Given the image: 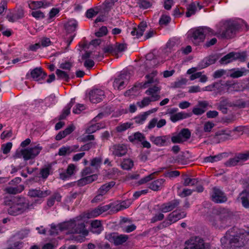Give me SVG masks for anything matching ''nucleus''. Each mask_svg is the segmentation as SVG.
I'll list each match as a JSON object with an SVG mask.
<instances>
[{
  "instance_id": "nucleus-27",
  "label": "nucleus",
  "mask_w": 249,
  "mask_h": 249,
  "mask_svg": "<svg viewBox=\"0 0 249 249\" xmlns=\"http://www.w3.org/2000/svg\"><path fill=\"white\" fill-rule=\"evenodd\" d=\"M24 189L23 185H15L14 186L7 187L4 191L9 194L16 195L21 193Z\"/></svg>"
},
{
  "instance_id": "nucleus-41",
  "label": "nucleus",
  "mask_w": 249,
  "mask_h": 249,
  "mask_svg": "<svg viewBox=\"0 0 249 249\" xmlns=\"http://www.w3.org/2000/svg\"><path fill=\"white\" fill-rule=\"evenodd\" d=\"M134 165L133 161L129 159H124L121 164V167L124 170H130Z\"/></svg>"
},
{
  "instance_id": "nucleus-57",
  "label": "nucleus",
  "mask_w": 249,
  "mask_h": 249,
  "mask_svg": "<svg viewBox=\"0 0 249 249\" xmlns=\"http://www.w3.org/2000/svg\"><path fill=\"white\" fill-rule=\"evenodd\" d=\"M50 170L51 168L49 167L42 168L40 171L41 178L43 179H46L50 175Z\"/></svg>"
},
{
  "instance_id": "nucleus-30",
  "label": "nucleus",
  "mask_w": 249,
  "mask_h": 249,
  "mask_svg": "<svg viewBox=\"0 0 249 249\" xmlns=\"http://www.w3.org/2000/svg\"><path fill=\"white\" fill-rule=\"evenodd\" d=\"M62 196L60 193L55 192H54L49 198L48 199L47 201V205L49 207H51L54 205L55 201L60 202L61 200Z\"/></svg>"
},
{
  "instance_id": "nucleus-31",
  "label": "nucleus",
  "mask_w": 249,
  "mask_h": 249,
  "mask_svg": "<svg viewBox=\"0 0 249 249\" xmlns=\"http://www.w3.org/2000/svg\"><path fill=\"white\" fill-rule=\"evenodd\" d=\"M228 157V153L224 152L220 153L213 156H208L204 158V161L206 162H213L222 160L224 157Z\"/></svg>"
},
{
  "instance_id": "nucleus-11",
  "label": "nucleus",
  "mask_w": 249,
  "mask_h": 249,
  "mask_svg": "<svg viewBox=\"0 0 249 249\" xmlns=\"http://www.w3.org/2000/svg\"><path fill=\"white\" fill-rule=\"evenodd\" d=\"M89 95L90 101L94 104L101 102L105 97L104 91L98 89L90 91Z\"/></svg>"
},
{
  "instance_id": "nucleus-21",
  "label": "nucleus",
  "mask_w": 249,
  "mask_h": 249,
  "mask_svg": "<svg viewBox=\"0 0 249 249\" xmlns=\"http://www.w3.org/2000/svg\"><path fill=\"white\" fill-rule=\"evenodd\" d=\"M71 232L72 233L82 234L84 236L88 235L89 233L88 231L86 229L85 224L83 222L78 223L76 224L75 221L74 225L71 230Z\"/></svg>"
},
{
  "instance_id": "nucleus-45",
  "label": "nucleus",
  "mask_w": 249,
  "mask_h": 249,
  "mask_svg": "<svg viewBox=\"0 0 249 249\" xmlns=\"http://www.w3.org/2000/svg\"><path fill=\"white\" fill-rule=\"evenodd\" d=\"M182 140L186 141L191 137V131L188 128H183L179 133Z\"/></svg>"
},
{
  "instance_id": "nucleus-49",
  "label": "nucleus",
  "mask_w": 249,
  "mask_h": 249,
  "mask_svg": "<svg viewBox=\"0 0 249 249\" xmlns=\"http://www.w3.org/2000/svg\"><path fill=\"white\" fill-rule=\"evenodd\" d=\"M23 242L19 241L9 243L8 249H21L23 247Z\"/></svg>"
},
{
  "instance_id": "nucleus-29",
  "label": "nucleus",
  "mask_w": 249,
  "mask_h": 249,
  "mask_svg": "<svg viewBox=\"0 0 249 249\" xmlns=\"http://www.w3.org/2000/svg\"><path fill=\"white\" fill-rule=\"evenodd\" d=\"M191 113L178 112L171 116L170 120L172 122L175 123L179 120L190 117Z\"/></svg>"
},
{
  "instance_id": "nucleus-47",
  "label": "nucleus",
  "mask_w": 249,
  "mask_h": 249,
  "mask_svg": "<svg viewBox=\"0 0 249 249\" xmlns=\"http://www.w3.org/2000/svg\"><path fill=\"white\" fill-rule=\"evenodd\" d=\"M154 55L153 53H148L146 55V64H150L152 67L156 65V60L154 58Z\"/></svg>"
},
{
  "instance_id": "nucleus-48",
  "label": "nucleus",
  "mask_w": 249,
  "mask_h": 249,
  "mask_svg": "<svg viewBox=\"0 0 249 249\" xmlns=\"http://www.w3.org/2000/svg\"><path fill=\"white\" fill-rule=\"evenodd\" d=\"M171 20V18L169 16L162 15L160 18L159 24L160 25H167Z\"/></svg>"
},
{
  "instance_id": "nucleus-50",
  "label": "nucleus",
  "mask_w": 249,
  "mask_h": 249,
  "mask_svg": "<svg viewBox=\"0 0 249 249\" xmlns=\"http://www.w3.org/2000/svg\"><path fill=\"white\" fill-rule=\"evenodd\" d=\"M233 107H237L239 108H245L247 106V103L242 99L236 100L235 102H232Z\"/></svg>"
},
{
  "instance_id": "nucleus-35",
  "label": "nucleus",
  "mask_w": 249,
  "mask_h": 249,
  "mask_svg": "<svg viewBox=\"0 0 249 249\" xmlns=\"http://www.w3.org/2000/svg\"><path fill=\"white\" fill-rule=\"evenodd\" d=\"M234 57L235 56L234 55L233 52H230L222 57L219 62L222 65L227 64L234 61Z\"/></svg>"
},
{
  "instance_id": "nucleus-25",
  "label": "nucleus",
  "mask_w": 249,
  "mask_h": 249,
  "mask_svg": "<svg viewBox=\"0 0 249 249\" xmlns=\"http://www.w3.org/2000/svg\"><path fill=\"white\" fill-rule=\"evenodd\" d=\"M208 106V103L207 101H199L198 103L199 107H194L192 110V112L196 115H202L206 111V108Z\"/></svg>"
},
{
  "instance_id": "nucleus-34",
  "label": "nucleus",
  "mask_w": 249,
  "mask_h": 249,
  "mask_svg": "<svg viewBox=\"0 0 249 249\" xmlns=\"http://www.w3.org/2000/svg\"><path fill=\"white\" fill-rule=\"evenodd\" d=\"M102 231V226L100 221L95 220L91 223V231L97 234H99Z\"/></svg>"
},
{
  "instance_id": "nucleus-28",
  "label": "nucleus",
  "mask_w": 249,
  "mask_h": 249,
  "mask_svg": "<svg viewBox=\"0 0 249 249\" xmlns=\"http://www.w3.org/2000/svg\"><path fill=\"white\" fill-rule=\"evenodd\" d=\"M165 181L163 178L156 179L150 183L149 188L153 191H158L163 187Z\"/></svg>"
},
{
  "instance_id": "nucleus-38",
  "label": "nucleus",
  "mask_w": 249,
  "mask_h": 249,
  "mask_svg": "<svg viewBox=\"0 0 249 249\" xmlns=\"http://www.w3.org/2000/svg\"><path fill=\"white\" fill-rule=\"evenodd\" d=\"M128 139L131 142H134L136 141L142 142L145 139V137L143 134L137 132L135 133L133 135L129 136Z\"/></svg>"
},
{
  "instance_id": "nucleus-36",
  "label": "nucleus",
  "mask_w": 249,
  "mask_h": 249,
  "mask_svg": "<svg viewBox=\"0 0 249 249\" xmlns=\"http://www.w3.org/2000/svg\"><path fill=\"white\" fill-rule=\"evenodd\" d=\"M152 111H147L143 112L142 114H140L137 116H136L134 120H135V122L138 124H142L147 119L148 116L151 113Z\"/></svg>"
},
{
  "instance_id": "nucleus-55",
  "label": "nucleus",
  "mask_w": 249,
  "mask_h": 249,
  "mask_svg": "<svg viewBox=\"0 0 249 249\" xmlns=\"http://www.w3.org/2000/svg\"><path fill=\"white\" fill-rule=\"evenodd\" d=\"M132 125V123H125L118 126L116 127V130L118 132H122L130 128Z\"/></svg>"
},
{
  "instance_id": "nucleus-64",
  "label": "nucleus",
  "mask_w": 249,
  "mask_h": 249,
  "mask_svg": "<svg viewBox=\"0 0 249 249\" xmlns=\"http://www.w3.org/2000/svg\"><path fill=\"white\" fill-rule=\"evenodd\" d=\"M214 124L210 121L207 122L204 125V131L205 132H210L212 129L214 127Z\"/></svg>"
},
{
  "instance_id": "nucleus-12",
  "label": "nucleus",
  "mask_w": 249,
  "mask_h": 249,
  "mask_svg": "<svg viewBox=\"0 0 249 249\" xmlns=\"http://www.w3.org/2000/svg\"><path fill=\"white\" fill-rule=\"evenodd\" d=\"M179 204L180 200L175 199L160 205L159 206V211L164 213L169 212L177 207Z\"/></svg>"
},
{
  "instance_id": "nucleus-14",
  "label": "nucleus",
  "mask_w": 249,
  "mask_h": 249,
  "mask_svg": "<svg viewBox=\"0 0 249 249\" xmlns=\"http://www.w3.org/2000/svg\"><path fill=\"white\" fill-rule=\"evenodd\" d=\"M170 137L169 135L157 137L151 136L149 138L151 142L158 146H163L167 145V143H170Z\"/></svg>"
},
{
  "instance_id": "nucleus-44",
  "label": "nucleus",
  "mask_w": 249,
  "mask_h": 249,
  "mask_svg": "<svg viewBox=\"0 0 249 249\" xmlns=\"http://www.w3.org/2000/svg\"><path fill=\"white\" fill-rule=\"evenodd\" d=\"M183 179L184 180L183 184L184 186H193L196 185L198 182L197 178H188L187 175L184 176Z\"/></svg>"
},
{
  "instance_id": "nucleus-24",
  "label": "nucleus",
  "mask_w": 249,
  "mask_h": 249,
  "mask_svg": "<svg viewBox=\"0 0 249 249\" xmlns=\"http://www.w3.org/2000/svg\"><path fill=\"white\" fill-rule=\"evenodd\" d=\"M160 90V89L158 87L154 86L146 90L145 93L148 95L151 96L152 101H156L160 98V95L157 93Z\"/></svg>"
},
{
  "instance_id": "nucleus-19",
  "label": "nucleus",
  "mask_w": 249,
  "mask_h": 249,
  "mask_svg": "<svg viewBox=\"0 0 249 249\" xmlns=\"http://www.w3.org/2000/svg\"><path fill=\"white\" fill-rule=\"evenodd\" d=\"M112 149V154L118 157L124 156L127 152L126 146L123 144L114 145Z\"/></svg>"
},
{
  "instance_id": "nucleus-51",
  "label": "nucleus",
  "mask_w": 249,
  "mask_h": 249,
  "mask_svg": "<svg viewBox=\"0 0 249 249\" xmlns=\"http://www.w3.org/2000/svg\"><path fill=\"white\" fill-rule=\"evenodd\" d=\"M102 161V159L100 157L94 158L91 160L90 165L97 169L100 167Z\"/></svg>"
},
{
  "instance_id": "nucleus-17",
  "label": "nucleus",
  "mask_w": 249,
  "mask_h": 249,
  "mask_svg": "<svg viewBox=\"0 0 249 249\" xmlns=\"http://www.w3.org/2000/svg\"><path fill=\"white\" fill-rule=\"evenodd\" d=\"M51 194L50 190L41 191L40 189H31L28 193V196L31 197L43 198Z\"/></svg>"
},
{
  "instance_id": "nucleus-15",
  "label": "nucleus",
  "mask_w": 249,
  "mask_h": 249,
  "mask_svg": "<svg viewBox=\"0 0 249 249\" xmlns=\"http://www.w3.org/2000/svg\"><path fill=\"white\" fill-rule=\"evenodd\" d=\"M219 59V56L217 54L210 55L205 57L199 64V69H204L209 66L215 63L217 60Z\"/></svg>"
},
{
  "instance_id": "nucleus-61",
  "label": "nucleus",
  "mask_w": 249,
  "mask_h": 249,
  "mask_svg": "<svg viewBox=\"0 0 249 249\" xmlns=\"http://www.w3.org/2000/svg\"><path fill=\"white\" fill-rule=\"evenodd\" d=\"M107 33V29L106 26L101 27L99 31L95 33V36L97 37H102Z\"/></svg>"
},
{
  "instance_id": "nucleus-43",
  "label": "nucleus",
  "mask_w": 249,
  "mask_h": 249,
  "mask_svg": "<svg viewBox=\"0 0 249 249\" xmlns=\"http://www.w3.org/2000/svg\"><path fill=\"white\" fill-rule=\"evenodd\" d=\"M197 10L196 5L195 2H192L187 8V12H186V16L187 18L190 17L191 16L195 15Z\"/></svg>"
},
{
  "instance_id": "nucleus-40",
  "label": "nucleus",
  "mask_w": 249,
  "mask_h": 249,
  "mask_svg": "<svg viewBox=\"0 0 249 249\" xmlns=\"http://www.w3.org/2000/svg\"><path fill=\"white\" fill-rule=\"evenodd\" d=\"M233 54L235 57L234 61L239 60L240 62H243L246 61L247 58V52L246 51H243L242 52H234Z\"/></svg>"
},
{
  "instance_id": "nucleus-56",
  "label": "nucleus",
  "mask_w": 249,
  "mask_h": 249,
  "mask_svg": "<svg viewBox=\"0 0 249 249\" xmlns=\"http://www.w3.org/2000/svg\"><path fill=\"white\" fill-rule=\"evenodd\" d=\"M12 143L11 142H8L5 144H3L1 146V150L2 152L4 154H7L9 153L12 148Z\"/></svg>"
},
{
  "instance_id": "nucleus-37",
  "label": "nucleus",
  "mask_w": 249,
  "mask_h": 249,
  "mask_svg": "<svg viewBox=\"0 0 249 249\" xmlns=\"http://www.w3.org/2000/svg\"><path fill=\"white\" fill-rule=\"evenodd\" d=\"M74 225V220H71L67 222H65L59 224L58 225V228L60 231H63L66 230H71Z\"/></svg>"
},
{
  "instance_id": "nucleus-46",
  "label": "nucleus",
  "mask_w": 249,
  "mask_h": 249,
  "mask_svg": "<svg viewBox=\"0 0 249 249\" xmlns=\"http://www.w3.org/2000/svg\"><path fill=\"white\" fill-rule=\"evenodd\" d=\"M103 126H101L99 123H97L95 124L91 125L86 130V133L89 134H92L97 130L103 128Z\"/></svg>"
},
{
  "instance_id": "nucleus-62",
  "label": "nucleus",
  "mask_w": 249,
  "mask_h": 249,
  "mask_svg": "<svg viewBox=\"0 0 249 249\" xmlns=\"http://www.w3.org/2000/svg\"><path fill=\"white\" fill-rule=\"evenodd\" d=\"M104 53H116L115 45H109L104 48Z\"/></svg>"
},
{
  "instance_id": "nucleus-59",
  "label": "nucleus",
  "mask_w": 249,
  "mask_h": 249,
  "mask_svg": "<svg viewBox=\"0 0 249 249\" xmlns=\"http://www.w3.org/2000/svg\"><path fill=\"white\" fill-rule=\"evenodd\" d=\"M126 44L125 43H119L116 42L115 44L116 53L124 51L126 49Z\"/></svg>"
},
{
  "instance_id": "nucleus-26",
  "label": "nucleus",
  "mask_w": 249,
  "mask_h": 249,
  "mask_svg": "<svg viewBox=\"0 0 249 249\" xmlns=\"http://www.w3.org/2000/svg\"><path fill=\"white\" fill-rule=\"evenodd\" d=\"M238 199L245 208L249 209V193L246 190L243 191L240 193Z\"/></svg>"
},
{
  "instance_id": "nucleus-52",
  "label": "nucleus",
  "mask_w": 249,
  "mask_h": 249,
  "mask_svg": "<svg viewBox=\"0 0 249 249\" xmlns=\"http://www.w3.org/2000/svg\"><path fill=\"white\" fill-rule=\"evenodd\" d=\"M44 2L42 1H33L30 4L31 9L34 10L43 7Z\"/></svg>"
},
{
  "instance_id": "nucleus-60",
  "label": "nucleus",
  "mask_w": 249,
  "mask_h": 249,
  "mask_svg": "<svg viewBox=\"0 0 249 249\" xmlns=\"http://www.w3.org/2000/svg\"><path fill=\"white\" fill-rule=\"evenodd\" d=\"M14 13L15 15V18H18V19L22 18L24 16V12L22 7L18 8Z\"/></svg>"
},
{
  "instance_id": "nucleus-53",
  "label": "nucleus",
  "mask_w": 249,
  "mask_h": 249,
  "mask_svg": "<svg viewBox=\"0 0 249 249\" xmlns=\"http://www.w3.org/2000/svg\"><path fill=\"white\" fill-rule=\"evenodd\" d=\"M151 102H153L152 98L147 97H144L141 102H138L137 104L141 108L145 106H148Z\"/></svg>"
},
{
  "instance_id": "nucleus-10",
  "label": "nucleus",
  "mask_w": 249,
  "mask_h": 249,
  "mask_svg": "<svg viewBox=\"0 0 249 249\" xmlns=\"http://www.w3.org/2000/svg\"><path fill=\"white\" fill-rule=\"evenodd\" d=\"M107 239L114 245L118 246L125 243L128 239V236L125 234L118 235L117 233H111L107 235Z\"/></svg>"
},
{
  "instance_id": "nucleus-16",
  "label": "nucleus",
  "mask_w": 249,
  "mask_h": 249,
  "mask_svg": "<svg viewBox=\"0 0 249 249\" xmlns=\"http://www.w3.org/2000/svg\"><path fill=\"white\" fill-rule=\"evenodd\" d=\"M233 107V104L228 98L221 97L217 108L224 114L228 113V107Z\"/></svg>"
},
{
  "instance_id": "nucleus-22",
  "label": "nucleus",
  "mask_w": 249,
  "mask_h": 249,
  "mask_svg": "<svg viewBox=\"0 0 249 249\" xmlns=\"http://www.w3.org/2000/svg\"><path fill=\"white\" fill-rule=\"evenodd\" d=\"M146 27V23L141 22L138 26V27H134L133 28L132 31L131 32V35L132 36H136L137 38H139L143 35V32L145 30V28Z\"/></svg>"
},
{
  "instance_id": "nucleus-42",
  "label": "nucleus",
  "mask_w": 249,
  "mask_h": 249,
  "mask_svg": "<svg viewBox=\"0 0 249 249\" xmlns=\"http://www.w3.org/2000/svg\"><path fill=\"white\" fill-rule=\"evenodd\" d=\"M55 73L57 77L59 79H63L64 81L68 82L70 80L69 75L65 71L57 69Z\"/></svg>"
},
{
  "instance_id": "nucleus-32",
  "label": "nucleus",
  "mask_w": 249,
  "mask_h": 249,
  "mask_svg": "<svg viewBox=\"0 0 249 249\" xmlns=\"http://www.w3.org/2000/svg\"><path fill=\"white\" fill-rule=\"evenodd\" d=\"M75 166L73 164H70L68 165L66 172L60 174V178L62 180H65L70 178L74 173Z\"/></svg>"
},
{
  "instance_id": "nucleus-9",
  "label": "nucleus",
  "mask_w": 249,
  "mask_h": 249,
  "mask_svg": "<svg viewBox=\"0 0 249 249\" xmlns=\"http://www.w3.org/2000/svg\"><path fill=\"white\" fill-rule=\"evenodd\" d=\"M217 214L219 216V219L221 223H226L231 220L233 214L232 212L229 209L220 208L217 210Z\"/></svg>"
},
{
  "instance_id": "nucleus-8",
  "label": "nucleus",
  "mask_w": 249,
  "mask_h": 249,
  "mask_svg": "<svg viewBox=\"0 0 249 249\" xmlns=\"http://www.w3.org/2000/svg\"><path fill=\"white\" fill-rule=\"evenodd\" d=\"M187 245L184 249H208L209 245L205 244L204 240L198 237L195 238L194 240H191V241H186Z\"/></svg>"
},
{
  "instance_id": "nucleus-58",
  "label": "nucleus",
  "mask_w": 249,
  "mask_h": 249,
  "mask_svg": "<svg viewBox=\"0 0 249 249\" xmlns=\"http://www.w3.org/2000/svg\"><path fill=\"white\" fill-rule=\"evenodd\" d=\"M145 78L147 79V81L144 83H141V87L142 88H146L147 87V85L149 84H152L154 82V78L150 74H147L145 76Z\"/></svg>"
},
{
  "instance_id": "nucleus-39",
  "label": "nucleus",
  "mask_w": 249,
  "mask_h": 249,
  "mask_svg": "<svg viewBox=\"0 0 249 249\" xmlns=\"http://www.w3.org/2000/svg\"><path fill=\"white\" fill-rule=\"evenodd\" d=\"M110 207L108 205H105L103 206H99L97 208L94 209L92 212V215L96 217L98 216L103 213L107 211L110 209Z\"/></svg>"
},
{
  "instance_id": "nucleus-3",
  "label": "nucleus",
  "mask_w": 249,
  "mask_h": 249,
  "mask_svg": "<svg viewBox=\"0 0 249 249\" xmlns=\"http://www.w3.org/2000/svg\"><path fill=\"white\" fill-rule=\"evenodd\" d=\"M245 25L247 27V24L242 20L241 23L239 22H234L228 23L225 28V29L223 31L222 36L223 37L226 38H231L234 36L236 32L239 29L242 28ZM247 30L248 28H247Z\"/></svg>"
},
{
  "instance_id": "nucleus-54",
  "label": "nucleus",
  "mask_w": 249,
  "mask_h": 249,
  "mask_svg": "<svg viewBox=\"0 0 249 249\" xmlns=\"http://www.w3.org/2000/svg\"><path fill=\"white\" fill-rule=\"evenodd\" d=\"M96 143L93 142H89L82 145L79 149L80 151H89L91 148L95 147Z\"/></svg>"
},
{
  "instance_id": "nucleus-63",
  "label": "nucleus",
  "mask_w": 249,
  "mask_h": 249,
  "mask_svg": "<svg viewBox=\"0 0 249 249\" xmlns=\"http://www.w3.org/2000/svg\"><path fill=\"white\" fill-rule=\"evenodd\" d=\"M227 74V71L220 69L216 71L213 74V77L214 78H219L221 77L223 75Z\"/></svg>"
},
{
  "instance_id": "nucleus-4",
  "label": "nucleus",
  "mask_w": 249,
  "mask_h": 249,
  "mask_svg": "<svg viewBox=\"0 0 249 249\" xmlns=\"http://www.w3.org/2000/svg\"><path fill=\"white\" fill-rule=\"evenodd\" d=\"M249 159V151L236 153L232 158L229 159L225 163L227 167H232L237 165H242L244 162Z\"/></svg>"
},
{
  "instance_id": "nucleus-6",
  "label": "nucleus",
  "mask_w": 249,
  "mask_h": 249,
  "mask_svg": "<svg viewBox=\"0 0 249 249\" xmlns=\"http://www.w3.org/2000/svg\"><path fill=\"white\" fill-rule=\"evenodd\" d=\"M42 149V146H40L39 144H37L33 147L22 149L21 153L24 160H28L34 159L40 153Z\"/></svg>"
},
{
  "instance_id": "nucleus-2",
  "label": "nucleus",
  "mask_w": 249,
  "mask_h": 249,
  "mask_svg": "<svg viewBox=\"0 0 249 249\" xmlns=\"http://www.w3.org/2000/svg\"><path fill=\"white\" fill-rule=\"evenodd\" d=\"M3 204L8 206L7 212L9 214L17 216L21 214L30 209L31 205L29 201L25 197L16 196L12 198L6 197L4 199Z\"/></svg>"
},
{
  "instance_id": "nucleus-23",
  "label": "nucleus",
  "mask_w": 249,
  "mask_h": 249,
  "mask_svg": "<svg viewBox=\"0 0 249 249\" xmlns=\"http://www.w3.org/2000/svg\"><path fill=\"white\" fill-rule=\"evenodd\" d=\"M166 124V121L164 119H161L158 121L157 118H154L149 122L147 127L149 129H152L157 126L158 128H160L164 126Z\"/></svg>"
},
{
  "instance_id": "nucleus-18",
  "label": "nucleus",
  "mask_w": 249,
  "mask_h": 249,
  "mask_svg": "<svg viewBox=\"0 0 249 249\" xmlns=\"http://www.w3.org/2000/svg\"><path fill=\"white\" fill-rule=\"evenodd\" d=\"M31 77L35 81H39L47 76V73L41 68H36L31 71Z\"/></svg>"
},
{
  "instance_id": "nucleus-13",
  "label": "nucleus",
  "mask_w": 249,
  "mask_h": 249,
  "mask_svg": "<svg viewBox=\"0 0 249 249\" xmlns=\"http://www.w3.org/2000/svg\"><path fill=\"white\" fill-rule=\"evenodd\" d=\"M127 76L126 73H121L114 81L113 84L114 88L119 90L123 89L128 82Z\"/></svg>"
},
{
  "instance_id": "nucleus-1",
  "label": "nucleus",
  "mask_w": 249,
  "mask_h": 249,
  "mask_svg": "<svg viewBox=\"0 0 249 249\" xmlns=\"http://www.w3.org/2000/svg\"><path fill=\"white\" fill-rule=\"evenodd\" d=\"M248 236H249V231L233 227L226 232L221 238V242L226 249L239 248L244 246L249 240Z\"/></svg>"
},
{
  "instance_id": "nucleus-5",
  "label": "nucleus",
  "mask_w": 249,
  "mask_h": 249,
  "mask_svg": "<svg viewBox=\"0 0 249 249\" xmlns=\"http://www.w3.org/2000/svg\"><path fill=\"white\" fill-rule=\"evenodd\" d=\"M208 31L206 27H199L193 29L189 32L191 39L193 43L197 45L199 43L203 42L206 36V33Z\"/></svg>"
},
{
  "instance_id": "nucleus-20",
  "label": "nucleus",
  "mask_w": 249,
  "mask_h": 249,
  "mask_svg": "<svg viewBox=\"0 0 249 249\" xmlns=\"http://www.w3.org/2000/svg\"><path fill=\"white\" fill-rule=\"evenodd\" d=\"M186 216V213L184 212H178L177 211H174L168 214L167 220L174 223Z\"/></svg>"
},
{
  "instance_id": "nucleus-33",
  "label": "nucleus",
  "mask_w": 249,
  "mask_h": 249,
  "mask_svg": "<svg viewBox=\"0 0 249 249\" xmlns=\"http://www.w3.org/2000/svg\"><path fill=\"white\" fill-rule=\"evenodd\" d=\"M115 182L110 181L102 185L98 189L97 193H100L102 196L105 195L107 192L115 185Z\"/></svg>"
},
{
  "instance_id": "nucleus-7",
  "label": "nucleus",
  "mask_w": 249,
  "mask_h": 249,
  "mask_svg": "<svg viewBox=\"0 0 249 249\" xmlns=\"http://www.w3.org/2000/svg\"><path fill=\"white\" fill-rule=\"evenodd\" d=\"M211 197V200L216 203H223L228 200L226 194L216 187L213 188Z\"/></svg>"
}]
</instances>
